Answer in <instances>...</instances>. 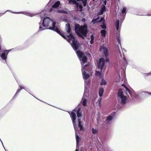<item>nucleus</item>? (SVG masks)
Returning a JSON list of instances; mask_svg holds the SVG:
<instances>
[{
  "label": "nucleus",
  "instance_id": "obj_26",
  "mask_svg": "<svg viewBox=\"0 0 151 151\" xmlns=\"http://www.w3.org/2000/svg\"><path fill=\"white\" fill-rule=\"evenodd\" d=\"M126 8L125 7H124L122 10V13H124L126 10Z\"/></svg>",
  "mask_w": 151,
  "mask_h": 151
},
{
  "label": "nucleus",
  "instance_id": "obj_33",
  "mask_svg": "<svg viewBox=\"0 0 151 151\" xmlns=\"http://www.w3.org/2000/svg\"><path fill=\"white\" fill-rule=\"evenodd\" d=\"M52 0H50L49 3L48 4V5L49 4H50H50H51L52 3V2H51V1H52Z\"/></svg>",
  "mask_w": 151,
  "mask_h": 151
},
{
  "label": "nucleus",
  "instance_id": "obj_15",
  "mask_svg": "<svg viewBox=\"0 0 151 151\" xmlns=\"http://www.w3.org/2000/svg\"><path fill=\"white\" fill-rule=\"evenodd\" d=\"M104 92V89L102 87H100L99 90V96L101 97L102 96Z\"/></svg>",
  "mask_w": 151,
  "mask_h": 151
},
{
  "label": "nucleus",
  "instance_id": "obj_21",
  "mask_svg": "<svg viewBox=\"0 0 151 151\" xmlns=\"http://www.w3.org/2000/svg\"><path fill=\"white\" fill-rule=\"evenodd\" d=\"M119 20L117 21V22H116V29L117 30H119Z\"/></svg>",
  "mask_w": 151,
  "mask_h": 151
},
{
  "label": "nucleus",
  "instance_id": "obj_36",
  "mask_svg": "<svg viewBox=\"0 0 151 151\" xmlns=\"http://www.w3.org/2000/svg\"><path fill=\"white\" fill-rule=\"evenodd\" d=\"M100 101H100H99V100L98 101V102H99V103Z\"/></svg>",
  "mask_w": 151,
  "mask_h": 151
},
{
  "label": "nucleus",
  "instance_id": "obj_17",
  "mask_svg": "<svg viewBox=\"0 0 151 151\" xmlns=\"http://www.w3.org/2000/svg\"><path fill=\"white\" fill-rule=\"evenodd\" d=\"M76 1L78 2L80 1H82L84 6H85L86 5L87 0H76Z\"/></svg>",
  "mask_w": 151,
  "mask_h": 151
},
{
  "label": "nucleus",
  "instance_id": "obj_1",
  "mask_svg": "<svg viewBox=\"0 0 151 151\" xmlns=\"http://www.w3.org/2000/svg\"><path fill=\"white\" fill-rule=\"evenodd\" d=\"M42 26L45 27H48L49 29L53 30L58 34L61 35L63 38L66 39L63 33L61 32L58 28L59 26L58 23H56L55 21L49 18H45L42 23Z\"/></svg>",
  "mask_w": 151,
  "mask_h": 151
},
{
  "label": "nucleus",
  "instance_id": "obj_19",
  "mask_svg": "<svg viewBox=\"0 0 151 151\" xmlns=\"http://www.w3.org/2000/svg\"><path fill=\"white\" fill-rule=\"evenodd\" d=\"M113 119V117L111 115H110L107 117L106 120L108 121H110Z\"/></svg>",
  "mask_w": 151,
  "mask_h": 151
},
{
  "label": "nucleus",
  "instance_id": "obj_16",
  "mask_svg": "<svg viewBox=\"0 0 151 151\" xmlns=\"http://www.w3.org/2000/svg\"><path fill=\"white\" fill-rule=\"evenodd\" d=\"M60 4V2L59 1H57L52 6V7L53 8H56L58 7Z\"/></svg>",
  "mask_w": 151,
  "mask_h": 151
},
{
  "label": "nucleus",
  "instance_id": "obj_9",
  "mask_svg": "<svg viewBox=\"0 0 151 151\" xmlns=\"http://www.w3.org/2000/svg\"><path fill=\"white\" fill-rule=\"evenodd\" d=\"M69 3L70 4H76L77 8V9L79 11H82V6L81 4L79 3H76V1L75 0H70L69 1Z\"/></svg>",
  "mask_w": 151,
  "mask_h": 151
},
{
  "label": "nucleus",
  "instance_id": "obj_37",
  "mask_svg": "<svg viewBox=\"0 0 151 151\" xmlns=\"http://www.w3.org/2000/svg\"><path fill=\"white\" fill-rule=\"evenodd\" d=\"M20 91V90H19V89L17 90V92H19V91Z\"/></svg>",
  "mask_w": 151,
  "mask_h": 151
},
{
  "label": "nucleus",
  "instance_id": "obj_10",
  "mask_svg": "<svg viewBox=\"0 0 151 151\" xmlns=\"http://www.w3.org/2000/svg\"><path fill=\"white\" fill-rule=\"evenodd\" d=\"M101 26L102 27V29H103L101 31V35L102 37H104L106 34V31L105 29H106V26L105 24L103 23L102 25H101Z\"/></svg>",
  "mask_w": 151,
  "mask_h": 151
},
{
  "label": "nucleus",
  "instance_id": "obj_14",
  "mask_svg": "<svg viewBox=\"0 0 151 151\" xmlns=\"http://www.w3.org/2000/svg\"><path fill=\"white\" fill-rule=\"evenodd\" d=\"M7 51V50L5 51L1 54V57L3 60H5L6 59L7 54L6 55V52Z\"/></svg>",
  "mask_w": 151,
  "mask_h": 151
},
{
  "label": "nucleus",
  "instance_id": "obj_8",
  "mask_svg": "<svg viewBox=\"0 0 151 151\" xmlns=\"http://www.w3.org/2000/svg\"><path fill=\"white\" fill-rule=\"evenodd\" d=\"M109 60L107 58H106L105 60H104L103 58H100L97 63L98 68L101 69H102L105 63L106 62H108Z\"/></svg>",
  "mask_w": 151,
  "mask_h": 151
},
{
  "label": "nucleus",
  "instance_id": "obj_20",
  "mask_svg": "<svg viewBox=\"0 0 151 151\" xmlns=\"http://www.w3.org/2000/svg\"><path fill=\"white\" fill-rule=\"evenodd\" d=\"M91 40L90 41V43L92 44L94 42V37L93 35H91Z\"/></svg>",
  "mask_w": 151,
  "mask_h": 151
},
{
  "label": "nucleus",
  "instance_id": "obj_25",
  "mask_svg": "<svg viewBox=\"0 0 151 151\" xmlns=\"http://www.w3.org/2000/svg\"><path fill=\"white\" fill-rule=\"evenodd\" d=\"M99 19V17L97 18V19H93L92 21V22H93V23H94L96 22H98L97 21V20L98 19Z\"/></svg>",
  "mask_w": 151,
  "mask_h": 151
},
{
  "label": "nucleus",
  "instance_id": "obj_7",
  "mask_svg": "<svg viewBox=\"0 0 151 151\" xmlns=\"http://www.w3.org/2000/svg\"><path fill=\"white\" fill-rule=\"evenodd\" d=\"M85 86H86V85H85ZM88 91V88L85 86V88L84 89V94L82 99V102L83 104V105L84 106H85L86 105L87 102V96L86 95V93Z\"/></svg>",
  "mask_w": 151,
  "mask_h": 151
},
{
  "label": "nucleus",
  "instance_id": "obj_5",
  "mask_svg": "<svg viewBox=\"0 0 151 151\" xmlns=\"http://www.w3.org/2000/svg\"><path fill=\"white\" fill-rule=\"evenodd\" d=\"M75 30L79 36L81 37H86L87 32V26L86 25L80 26L79 24H76L75 27Z\"/></svg>",
  "mask_w": 151,
  "mask_h": 151
},
{
  "label": "nucleus",
  "instance_id": "obj_6",
  "mask_svg": "<svg viewBox=\"0 0 151 151\" xmlns=\"http://www.w3.org/2000/svg\"><path fill=\"white\" fill-rule=\"evenodd\" d=\"M118 99L119 102L122 104H125L127 102V97L124 95L123 92L121 89H119L118 90Z\"/></svg>",
  "mask_w": 151,
  "mask_h": 151
},
{
  "label": "nucleus",
  "instance_id": "obj_11",
  "mask_svg": "<svg viewBox=\"0 0 151 151\" xmlns=\"http://www.w3.org/2000/svg\"><path fill=\"white\" fill-rule=\"evenodd\" d=\"M100 50L104 52V55L106 57L108 56V51L107 49L104 46H102L100 47Z\"/></svg>",
  "mask_w": 151,
  "mask_h": 151
},
{
  "label": "nucleus",
  "instance_id": "obj_35",
  "mask_svg": "<svg viewBox=\"0 0 151 151\" xmlns=\"http://www.w3.org/2000/svg\"><path fill=\"white\" fill-rule=\"evenodd\" d=\"M50 11V12H51V11H52V9H51L50 10V11Z\"/></svg>",
  "mask_w": 151,
  "mask_h": 151
},
{
  "label": "nucleus",
  "instance_id": "obj_31",
  "mask_svg": "<svg viewBox=\"0 0 151 151\" xmlns=\"http://www.w3.org/2000/svg\"><path fill=\"white\" fill-rule=\"evenodd\" d=\"M103 19H104V18H102L99 21V22H101L102 21H103Z\"/></svg>",
  "mask_w": 151,
  "mask_h": 151
},
{
  "label": "nucleus",
  "instance_id": "obj_28",
  "mask_svg": "<svg viewBox=\"0 0 151 151\" xmlns=\"http://www.w3.org/2000/svg\"><path fill=\"white\" fill-rule=\"evenodd\" d=\"M44 13H45V12L43 11L41 13V17H42V18H43L44 17L43 15H44Z\"/></svg>",
  "mask_w": 151,
  "mask_h": 151
},
{
  "label": "nucleus",
  "instance_id": "obj_29",
  "mask_svg": "<svg viewBox=\"0 0 151 151\" xmlns=\"http://www.w3.org/2000/svg\"><path fill=\"white\" fill-rule=\"evenodd\" d=\"M117 38L118 42V43L120 44V40L119 39V38L117 37Z\"/></svg>",
  "mask_w": 151,
  "mask_h": 151
},
{
  "label": "nucleus",
  "instance_id": "obj_12",
  "mask_svg": "<svg viewBox=\"0 0 151 151\" xmlns=\"http://www.w3.org/2000/svg\"><path fill=\"white\" fill-rule=\"evenodd\" d=\"M106 1H104L103 2V6L102 8L100 10V12H99V14L100 15L102 14L103 13V12L105 11V5H106Z\"/></svg>",
  "mask_w": 151,
  "mask_h": 151
},
{
  "label": "nucleus",
  "instance_id": "obj_27",
  "mask_svg": "<svg viewBox=\"0 0 151 151\" xmlns=\"http://www.w3.org/2000/svg\"><path fill=\"white\" fill-rule=\"evenodd\" d=\"M100 74V73L99 72L96 71V75L97 76H99Z\"/></svg>",
  "mask_w": 151,
  "mask_h": 151
},
{
  "label": "nucleus",
  "instance_id": "obj_38",
  "mask_svg": "<svg viewBox=\"0 0 151 151\" xmlns=\"http://www.w3.org/2000/svg\"><path fill=\"white\" fill-rule=\"evenodd\" d=\"M124 61H125V59L124 58Z\"/></svg>",
  "mask_w": 151,
  "mask_h": 151
},
{
  "label": "nucleus",
  "instance_id": "obj_13",
  "mask_svg": "<svg viewBox=\"0 0 151 151\" xmlns=\"http://www.w3.org/2000/svg\"><path fill=\"white\" fill-rule=\"evenodd\" d=\"M76 150L75 151H78V149L77 148V147L78 145V143L79 142L80 140V138L78 137V136L77 135V134H76Z\"/></svg>",
  "mask_w": 151,
  "mask_h": 151
},
{
  "label": "nucleus",
  "instance_id": "obj_39",
  "mask_svg": "<svg viewBox=\"0 0 151 151\" xmlns=\"http://www.w3.org/2000/svg\"><path fill=\"white\" fill-rule=\"evenodd\" d=\"M95 0H93V1H94Z\"/></svg>",
  "mask_w": 151,
  "mask_h": 151
},
{
  "label": "nucleus",
  "instance_id": "obj_30",
  "mask_svg": "<svg viewBox=\"0 0 151 151\" xmlns=\"http://www.w3.org/2000/svg\"><path fill=\"white\" fill-rule=\"evenodd\" d=\"M42 27H41V26H40V28H39V29H40V30H42L44 29H45V28H43V29H42Z\"/></svg>",
  "mask_w": 151,
  "mask_h": 151
},
{
  "label": "nucleus",
  "instance_id": "obj_2",
  "mask_svg": "<svg viewBox=\"0 0 151 151\" xmlns=\"http://www.w3.org/2000/svg\"><path fill=\"white\" fill-rule=\"evenodd\" d=\"M65 29L68 33L69 34V35H68L69 38L67 40L70 43L73 49L75 50H77L79 48L80 45L77 42V41L73 35L70 33V28L68 24H66Z\"/></svg>",
  "mask_w": 151,
  "mask_h": 151
},
{
  "label": "nucleus",
  "instance_id": "obj_3",
  "mask_svg": "<svg viewBox=\"0 0 151 151\" xmlns=\"http://www.w3.org/2000/svg\"><path fill=\"white\" fill-rule=\"evenodd\" d=\"M80 110V109L79 108L77 111V116L78 118V120H77L76 119V114L74 112V111H72L70 115L73 124L74 128L76 130V125H77L78 124V126L80 127V130L82 131L83 130V127L81 124V122L80 121V117H81L82 114L81 113L79 112Z\"/></svg>",
  "mask_w": 151,
  "mask_h": 151
},
{
  "label": "nucleus",
  "instance_id": "obj_22",
  "mask_svg": "<svg viewBox=\"0 0 151 151\" xmlns=\"http://www.w3.org/2000/svg\"><path fill=\"white\" fill-rule=\"evenodd\" d=\"M124 87L125 88L126 91L128 92L129 93L130 95H131V92L130 90L127 87L125 86H124Z\"/></svg>",
  "mask_w": 151,
  "mask_h": 151
},
{
  "label": "nucleus",
  "instance_id": "obj_34",
  "mask_svg": "<svg viewBox=\"0 0 151 151\" xmlns=\"http://www.w3.org/2000/svg\"><path fill=\"white\" fill-rule=\"evenodd\" d=\"M122 86L124 87V86H125V85L124 84H122Z\"/></svg>",
  "mask_w": 151,
  "mask_h": 151
},
{
  "label": "nucleus",
  "instance_id": "obj_24",
  "mask_svg": "<svg viewBox=\"0 0 151 151\" xmlns=\"http://www.w3.org/2000/svg\"><path fill=\"white\" fill-rule=\"evenodd\" d=\"M27 15L28 16H29L32 17L35 16V14H32V13H27Z\"/></svg>",
  "mask_w": 151,
  "mask_h": 151
},
{
  "label": "nucleus",
  "instance_id": "obj_32",
  "mask_svg": "<svg viewBox=\"0 0 151 151\" xmlns=\"http://www.w3.org/2000/svg\"><path fill=\"white\" fill-rule=\"evenodd\" d=\"M58 13H62V11L58 10Z\"/></svg>",
  "mask_w": 151,
  "mask_h": 151
},
{
  "label": "nucleus",
  "instance_id": "obj_18",
  "mask_svg": "<svg viewBox=\"0 0 151 151\" xmlns=\"http://www.w3.org/2000/svg\"><path fill=\"white\" fill-rule=\"evenodd\" d=\"M106 83V81L104 79H102L100 84L101 85H105Z\"/></svg>",
  "mask_w": 151,
  "mask_h": 151
},
{
  "label": "nucleus",
  "instance_id": "obj_23",
  "mask_svg": "<svg viewBox=\"0 0 151 151\" xmlns=\"http://www.w3.org/2000/svg\"><path fill=\"white\" fill-rule=\"evenodd\" d=\"M92 132L94 134H96L97 132V131L96 129H92Z\"/></svg>",
  "mask_w": 151,
  "mask_h": 151
},
{
  "label": "nucleus",
  "instance_id": "obj_4",
  "mask_svg": "<svg viewBox=\"0 0 151 151\" xmlns=\"http://www.w3.org/2000/svg\"><path fill=\"white\" fill-rule=\"evenodd\" d=\"M76 53L78 56L80 61L81 62V63L82 65V70L83 78L85 79H87L89 77V75L86 74L84 69L86 66V65H85L84 67H83V65L86 62L87 60V58L86 56L84 55V54L83 52L79 50H76Z\"/></svg>",
  "mask_w": 151,
  "mask_h": 151
}]
</instances>
